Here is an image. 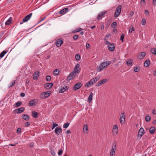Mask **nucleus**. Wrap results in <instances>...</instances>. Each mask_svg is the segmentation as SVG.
I'll list each match as a JSON object with an SVG mask.
<instances>
[{"instance_id":"nucleus-34","label":"nucleus","mask_w":156,"mask_h":156,"mask_svg":"<svg viewBox=\"0 0 156 156\" xmlns=\"http://www.w3.org/2000/svg\"><path fill=\"white\" fill-rule=\"evenodd\" d=\"M22 104V102L21 101H18L16 103L15 105V107L16 108H17L19 107Z\"/></svg>"},{"instance_id":"nucleus-14","label":"nucleus","mask_w":156,"mask_h":156,"mask_svg":"<svg viewBox=\"0 0 156 156\" xmlns=\"http://www.w3.org/2000/svg\"><path fill=\"white\" fill-rule=\"evenodd\" d=\"M146 55V54L145 52H142L138 55L137 58L140 60H141Z\"/></svg>"},{"instance_id":"nucleus-23","label":"nucleus","mask_w":156,"mask_h":156,"mask_svg":"<svg viewBox=\"0 0 156 156\" xmlns=\"http://www.w3.org/2000/svg\"><path fill=\"white\" fill-rule=\"evenodd\" d=\"M68 8H65L60 10L59 12V13L61 14H64L68 12Z\"/></svg>"},{"instance_id":"nucleus-58","label":"nucleus","mask_w":156,"mask_h":156,"mask_svg":"<svg viewBox=\"0 0 156 156\" xmlns=\"http://www.w3.org/2000/svg\"><path fill=\"white\" fill-rule=\"evenodd\" d=\"M113 32H114L115 33H116L117 32V30L115 28V29H114L113 30Z\"/></svg>"},{"instance_id":"nucleus-12","label":"nucleus","mask_w":156,"mask_h":156,"mask_svg":"<svg viewBox=\"0 0 156 156\" xmlns=\"http://www.w3.org/2000/svg\"><path fill=\"white\" fill-rule=\"evenodd\" d=\"M82 86L81 84L80 83H76L73 87V90H77L80 88Z\"/></svg>"},{"instance_id":"nucleus-55","label":"nucleus","mask_w":156,"mask_h":156,"mask_svg":"<svg viewBox=\"0 0 156 156\" xmlns=\"http://www.w3.org/2000/svg\"><path fill=\"white\" fill-rule=\"evenodd\" d=\"M30 124V123L28 122H26L25 124V125L26 126H27Z\"/></svg>"},{"instance_id":"nucleus-5","label":"nucleus","mask_w":156,"mask_h":156,"mask_svg":"<svg viewBox=\"0 0 156 156\" xmlns=\"http://www.w3.org/2000/svg\"><path fill=\"white\" fill-rule=\"evenodd\" d=\"M32 15V13H31L28 15L26 16L23 19V20L21 22H20V24H22L23 23V22H26L28 21L31 18Z\"/></svg>"},{"instance_id":"nucleus-13","label":"nucleus","mask_w":156,"mask_h":156,"mask_svg":"<svg viewBox=\"0 0 156 156\" xmlns=\"http://www.w3.org/2000/svg\"><path fill=\"white\" fill-rule=\"evenodd\" d=\"M25 108L24 107H21L15 110L14 111L15 113H22L24 111Z\"/></svg>"},{"instance_id":"nucleus-28","label":"nucleus","mask_w":156,"mask_h":156,"mask_svg":"<svg viewBox=\"0 0 156 156\" xmlns=\"http://www.w3.org/2000/svg\"><path fill=\"white\" fill-rule=\"evenodd\" d=\"M23 118L26 121H28L30 118L29 116L26 114H24L22 115Z\"/></svg>"},{"instance_id":"nucleus-45","label":"nucleus","mask_w":156,"mask_h":156,"mask_svg":"<svg viewBox=\"0 0 156 156\" xmlns=\"http://www.w3.org/2000/svg\"><path fill=\"white\" fill-rule=\"evenodd\" d=\"M51 153V154L53 156H55V152L54 150H51L50 151Z\"/></svg>"},{"instance_id":"nucleus-62","label":"nucleus","mask_w":156,"mask_h":156,"mask_svg":"<svg viewBox=\"0 0 156 156\" xmlns=\"http://www.w3.org/2000/svg\"><path fill=\"white\" fill-rule=\"evenodd\" d=\"M153 75H154V76H156V70H154V72H153Z\"/></svg>"},{"instance_id":"nucleus-27","label":"nucleus","mask_w":156,"mask_h":156,"mask_svg":"<svg viewBox=\"0 0 156 156\" xmlns=\"http://www.w3.org/2000/svg\"><path fill=\"white\" fill-rule=\"evenodd\" d=\"M32 116L34 118H37L39 115L38 113L34 111L32 112Z\"/></svg>"},{"instance_id":"nucleus-29","label":"nucleus","mask_w":156,"mask_h":156,"mask_svg":"<svg viewBox=\"0 0 156 156\" xmlns=\"http://www.w3.org/2000/svg\"><path fill=\"white\" fill-rule=\"evenodd\" d=\"M155 130V129L154 127H152L150 128L149 129L150 133L152 134H153Z\"/></svg>"},{"instance_id":"nucleus-36","label":"nucleus","mask_w":156,"mask_h":156,"mask_svg":"<svg viewBox=\"0 0 156 156\" xmlns=\"http://www.w3.org/2000/svg\"><path fill=\"white\" fill-rule=\"evenodd\" d=\"M70 123L69 122H66L64 124L63 127L64 128L66 129L69 126Z\"/></svg>"},{"instance_id":"nucleus-30","label":"nucleus","mask_w":156,"mask_h":156,"mask_svg":"<svg viewBox=\"0 0 156 156\" xmlns=\"http://www.w3.org/2000/svg\"><path fill=\"white\" fill-rule=\"evenodd\" d=\"M150 64V60H146L144 63V66L145 67H148Z\"/></svg>"},{"instance_id":"nucleus-4","label":"nucleus","mask_w":156,"mask_h":156,"mask_svg":"<svg viewBox=\"0 0 156 156\" xmlns=\"http://www.w3.org/2000/svg\"><path fill=\"white\" fill-rule=\"evenodd\" d=\"M121 6L120 5L117 7L114 14L115 17H117L119 15L121 12Z\"/></svg>"},{"instance_id":"nucleus-17","label":"nucleus","mask_w":156,"mask_h":156,"mask_svg":"<svg viewBox=\"0 0 156 156\" xmlns=\"http://www.w3.org/2000/svg\"><path fill=\"white\" fill-rule=\"evenodd\" d=\"M55 133L58 135L59 133H62L61 128L60 127H56L55 130Z\"/></svg>"},{"instance_id":"nucleus-57","label":"nucleus","mask_w":156,"mask_h":156,"mask_svg":"<svg viewBox=\"0 0 156 156\" xmlns=\"http://www.w3.org/2000/svg\"><path fill=\"white\" fill-rule=\"evenodd\" d=\"M152 113L153 114L155 115L156 114V111L154 109H153L152 111Z\"/></svg>"},{"instance_id":"nucleus-7","label":"nucleus","mask_w":156,"mask_h":156,"mask_svg":"<svg viewBox=\"0 0 156 156\" xmlns=\"http://www.w3.org/2000/svg\"><path fill=\"white\" fill-rule=\"evenodd\" d=\"M107 12V11H105L100 12L97 16V20L98 21H100L104 17V15L106 14Z\"/></svg>"},{"instance_id":"nucleus-60","label":"nucleus","mask_w":156,"mask_h":156,"mask_svg":"<svg viewBox=\"0 0 156 156\" xmlns=\"http://www.w3.org/2000/svg\"><path fill=\"white\" fill-rule=\"evenodd\" d=\"M145 13H147V14H148L149 13V12L148 10H145Z\"/></svg>"},{"instance_id":"nucleus-6","label":"nucleus","mask_w":156,"mask_h":156,"mask_svg":"<svg viewBox=\"0 0 156 156\" xmlns=\"http://www.w3.org/2000/svg\"><path fill=\"white\" fill-rule=\"evenodd\" d=\"M63 43V39L59 38L55 42V45L58 47H60Z\"/></svg>"},{"instance_id":"nucleus-21","label":"nucleus","mask_w":156,"mask_h":156,"mask_svg":"<svg viewBox=\"0 0 156 156\" xmlns=\"http://www.w3.org/2000/svg\"><path fill=\"white\" fill-rule=\"evenodd\" d=\"M68 87L67 86H65L62 87L59 90V92L60 93H62L65 91H66L68 89Z\"/></svg>"},{"instance_id":"nucleus-15","label":"nucleus","mask_w":156,"mask_h":156,"mask_svg":"<svg viewBox=\"0 0 156 156\" xmlns=\"http://www.w3.org/2000/svg\"><path fill=\"white\" fill-rule=\"evenodd\" d=\"M76 73L74 72L71 73L67 77V80H70L73 79V78L76 76Z\"/></svg>"},{"instance_id":"nucleus-53","label":"nucleus","mask_w":156,"mask_h":156,"mask_svg":"<svg viewBox=\"0 0 156 156\" xmlns=\"http://www.w3.org/2000/svg\"><path fill=\"white\" fill-rule=\"evenodd\" d=\"M134 29L133 28V27H132V29L130 28L129 29V33H131L132 32V31H134Z\"/></svg>"},{"instance_id":"nucleus-61","label":"nucleus","mask_w":156,"mask_h":156,"mask_svg":"<svg viewBox=\"0 0 156 156\" xmlns=\"http://www.w3.org/2000/svg\"><path fill=\"white\" fill-rule=\"evenodd\" d=\"M110 44V42L108 41H106L105 42V44L106 45L108 44Z\"/></svg>"},{"instance_id":"nucleus-52","label":"nucleus","mask_w":156,"mask_h":156,"mask_svg":"<svg viewBox=\"0 0 156 156\" xmlns=\"http://www.w3.org/2000/svg\"><path fill=\"white\" fill-rule=\"evenodd\" d=\"M134 12L133 11L131 12L129 14V16L130 17H132L134 14Z\"/></svg>"},{"instance_id":"nucleus-54","label":"nucleus","mask_w":156,"mask_h":156,"mask_svg":"<svg viewBox=\"0 0 156 156\" xmlns=\"http://www.w3.org/2000/svg\"><path fill=\"white\" fill-rule=\"evenodd\" d=\"M83 30V29H82L81 28L79 27L77 29H76L77 31H76V32L80 31Z\"/></svg>"},{"instance_id":"nucleus-8","label":"nucleus","mask_w":156,"mask_h":156,"mask_svg":"<svg viewBox=\"0 0 156 156\" xmlns=\"http://www.w3.org/2000/svg\"><path fill=\"white\" fill-rule=\"evenodd\" d=\"M125 119V115L124 112L122 113L120 118V122L121 124H123L124 123Z\"/></svg>"},{"instance_id":"nucleus-31","label":"nucleus","mask_w":156,"mask_h":156,"mask_svg":"<svg viewBox=\"0 0 156 156\" xmlns=\"http://www.w3.org/2000/svg\"><path fill=\"white\" fill-rule=\"evenodd\" d=\"M34 103L35 102L34 100L32 99L29 101L28 105L29 106H30L34 105Z\"/></svg>"},{"instance_id":"nucleus-48","label":"nucleus","mask_w":156,"mask_h":156,"mask_svg":"<svg viewBox=\"0 0 156 156\" xmlns=\"http://www.w3.org/2000/svg\"><path fill=\"white\" fill-rule=\"evenodd\" d=\"M78 35H74L73 37V39L76 40H77L78 38Z\"/></svg>"},{"instance_id":"nucleus-11","label":"nucleus","mask_w":156,"mask_h":156,"mask_svg":"<svg viewBox=\"0 0 156 156\" xmlns=\"http://www.w3.org/2000/svg\"><path fill=\"white\" fill-rule=\"evenodd\" d=\"M107 79H106L100 80L98 81L97 83L96 84V86H100L101 85L105 84V83L107 82Z\"/></svg>"},{"instance_id":"nucleus-19","label":"nucleus","mask_w":156,"mask_h":156,"mask_svg":"<svg viewBox=\"0 0 156 156\" xmlns=\"http://www.w3.org/2000/svg\"><path fill=\"white\" fill-rule=\"evenodd\" d=\"M53 84L52 83H47L45 85V87L47 89H49L51 88L53 86Z\"/></svg>"},{"instance_id":"nucleus-10","label":"nucleus","mask_w":156,"mask_h":156,"mask_svg":"<svg viewBox=\"0 0 156 156\" xmlns=\"http://www.w3.org/2000/svg\"><path fill=\"white\" fill-rule=\"evenodd\" d=\"M81 69V67L80 65L79 64H77L74 67L73 72L75 73H80Z\"/></svg>"},{"instance_id":"nucleus-46","label":"nucleus","mask_w":156,"mask_h":156,"mask_svg":"<svg viewBox=\"0 0 156 156\" xmlns=\"http://www.w3.org/2000/svg\"><path fill=\"white\" fill-rule=\"evenodd\" d=\"M15 81H13L12 82L10 83V85L9 87H12L15 84Z\"/></svg>"},{"instance_id":"nucleus-35","label":"nucleus","mask_w":156,"mask_h":156,"mask_svg":"<svg viewBox=\"0 0 156 156\" xmlns=\"http://www.w3.org/2000/svg\"><path fill=\"white\" fill-rule=\"evenodd\" d=\"M140 70V68L139 67H134V71L136 72H138Z\"/></svg>"},{"instance_id":"nucleus-9","label":"nucleus","mask_w":156,"mask_h":156,"mask_svg":"<svg viewBox=\"0 0 156 156\" xmlns=\"http://www.w3.org/2000/svg\"><path fill=\"white\" fill-rule=\"evenodd\" d=\"M144 133V129L142 127L140 128L138 132V137H139L140 139Z\"/></svg>"},{"instance_id":"nucleus-56","label":"nucleus","mask_w":156,"mask_h":156,"mask_svg":"<svg viewBox=\"0 0 156 156\" xmlns=\"http://www.w3.org/2000/svg\"><path fill=\"white\" fill-rule=\"evenodd\" d=\"M20 95L22 97H24L25 96V94L24 93H21L20 94Z\"/></svg>"},{"instance_id":"nucleus-32","label":"nucleus","mask_w":156,"mask_h":156,"mask_svg":"<svg viewBox=\"0 0 156 156\" xmlns=\"http://www.w3.org/2000/svg\"><path fill=\"white\" fill-rule=\"evenodd\" d=\"M132 60L129 59L126 62V64L129 66H131L132 64Z\"/></svg>"},{"instance_id":"nucleus-3","label":"nucleus","mask_w":156,"mask_h":156,"mask_svg":"<svg viewBox=\"0 0 156 156\" xmlns=\"http://www.w3.org/2000/svg\"><path fill=\"white\" fill-rule=\"evenodd\" d=\"M116 144L114 142L112 145L110 151V156H115V152L116 150Z\"/></svg>"},{"instance_id":"nucleus-26","label":"nucleus","mask_w":156,"mask_h":156,"mask_svg":"<svg viewBox=\"0 0 156 156\" xmlns=\"http://www.w3.org/2000/svg\"><path fill=\"white\" fill-rule=\"evenodd\" d=\"M93 96V93H91L90 95H89L88 98V102L89 103H90L92 101V98Z\"/></svg>"},{"instance_id":"nucleus-24","label":"nucleus","mask_w":156,"mask_h":156,"mask_svg":"<svg viewBox=\"0 0 156 156\" xmlns=\"http://www.w3.org/2000/svg\"><path fill=\"white\" fill-rule=\"evenodd\" d=\"M39 73L38 71H36L34 73L33 76V79L34 80L36 79L39 76Z\"/></svg>"},{"instance_id":"nucleus-16","label":"nucleus","mask_w":156,"mask_h":156,"mask_svg":"<svg viewBox=\"0 0 156 156\" xmlns=\"http://www.w3.org/2000/svg\"><path fill=\"white\" fill-rule=\"evenodd\" d=\"M112 131L114 134H116L118 132V128L117 126L116 125H115L113 126Z\"/></svg>"},{"instance_id":"nucleus-22","label":"nucleus","mask_w":156,"mask_h":156,"mask_svg":"<svg viewBox=\"0 0 156 156\" xmlns=\"http://www.w3.org/2000/svg\"><path fill=\"white\" fill-rule=\"evenodd\" d=\"M88 128L87 125V124L84 125L83 128V131L85 134H86L88 133L87 131L88 130Z\"/></svg>"},{"instance_id":"nucleus-64","label":"nucleus","mask_w":156,"mask_h":156,"mask_svg":"<svg viewBox=\"0 0 156 156\" xmlns=\"http://www.w3.org/2000/svg\"><path fill=\"white\" fill-rule=\"evenodd\" d=\"M70 132H70V130H68L66 131V133L67 134H69V133H70Z\"/></svg>"},{"instance_id":"nucleus-18","label":"nucleus","mask_w":156,"mask_h":156,"mask_svg":"<svg viewBox=\"0 0 156 156\" xmlns=\"http://www.w3.org/2000/svg\"><path fill=\"white\" fill-rule=\"evenodd\" d=\"M108 50L111 51H113L115 49V46L114 44L112 43L110 44L108 46Z\"/></svg>"},{"instance_id":"nucleus-44","label":"nucleus","mask_w":156,"mask_h":156,"mask_svg":"<svg viewBox=\"0 0 156 156\" xmlns=\"http://www.w3.org/2000/svg\"><path fill=\"white\" fill-rule=\"evenodd\" d=\"M52 123L53 124V127L52 129H54L55 127L58 126V124L55 123L54 122H53Z\"/></svg>"},{"instance_id":"nucleus-51","label":"nucleus","mask_w":156,"mask_h":156,"mask_svg":"<svg viewBox=\"0 0 156 156\" xmlns=\"http://www.w3.org/2000/svg\"><path fill=\"white\" fill-rule=\"evenodd\" d=\"M90 45L88 43L86 44V47L87 49L89 50L90 49Z\"/></svg>"},{"instance_id":"nucleus-38","label":"nucleus","mask_w":156,"mask_h":156,"mask_svg":"<svg viewBox=\"0 0 156 156\" xmlns=\"http://www.w3.org/2000/svg\"><path fill=\"white\" fill-rule=\"evenodd\" d=\"M59 73V71L58 69H55L54 71V74L55 75H58Z\"/></svg>"},{"instance_id":"nucleus-1","label":"nucleus","mask_w":156,"mask_h":156,"mask_svg":"<svg viewBox=\"0 0 156 156\" xmlns=\"http://www.w3.org/2000/svg\"><path fill=\"white\" fill-rule=\"evenodd\" d=\"M111 63L110 61H106L102 63L98 67V70L99 71H101L104 68L109 65Z\"/></svg>"},{"instance_id":"nucleus-59","label":"nucleus","mask_w":156,"mask_h":156,"mask_svg":"<svg viewBox=\"0 0 156 156\" xmlns=\"http://www.w3.org/2000/svg\"><path fill=\"white\" fill-rule=\"evenodd\" d=\"M9 145L11 146H16V144H9Z\"/></svg>"},{"instance_id":"nucleus-37","label":"nucleus","mask_w":156,"mask_h":156,"mask_svg":"<svg viewBox=\"0 0 156 156\" xmlns=\"http://www.w3.org/2000/svg\"><path fill=\"white\" fill-rule=\"evenodd\" d=\"M151 117L149 115H147L146 116L145 118V121L146 122H149L151 119Z\"/></svg>"},{"instance_id":"nucleus-42","label":"nucleus","mask_w":156,"mask_h":156,"mask_svg":"<svg viewBox=\"0 0 156 156\" xmlns=\"http://www.w3.org/2000/svg\"><path fill=\"white\" fill-rule=\"evenodd\" d=\"M146 23V19L145 18H143L141 21L142 24L143 25H144Z\"/></svg>"},{"instance_id":"nucleus-2","label":"nucleus","mask_w":156,"mask_h":156,"mask_svg":"<svg viewBox=\"0 0 156 156\" xmlns=\"http://www.w3.org/2000/svg\"><path fill=\"white\" fill-rule=\"evenodd\" d=\"M100 77L99 76H97L91 79L90 81L88 82L85 85V86L87 87H89L91 85H93L98 80Z\"/></svg>"},{"instance_id":"nucleus-41","label":"nucleus","mask_w":156,"mask_h":156,"mask_svg":"<svg viewBox=\"0 0 156 156\" xmlns=\"http://www.w3.org/2000/svg\"><path fill=\"white\" fill-rule=\"evenodd\" d=\"M75 58L76 59L77 61H79L80 58V57L79 54H76L75 55Z\"/></svg>"},{"instance_id":"nucleus-43","label":"nucleus","mask_w":156,"mask_h":156,"mask_svg":"<svg viewBox=\"0 0 156 156\" xmlns=\"http://www.w3.org/2000/svg\"><path fill=\"white\" fill-rule=\"evenodd\" d=\"M46 80L47 81H50L51 80V77L49 76H47L46 78Z\"/></svg>"},{"instance_id":"nucleus-50","label":"nucleus","mask_w":156,"mask_h":156,"mask_svg":"<svg viewBox=\"0 0 156 156\" xmlns=\"http://www.w3.org/2000/svg\"><path fill=\"white\" fill-rule=\"evenodd\" d=\"M63 151L62 150H61L58 151V154L59 156H60L62 155Z\"/></svg>"},{"instance_id":"nucleus-40","label":"nucleus","mask_w":156,"mask_h":156,"mask_svg":"<svg viewBox=\"0 0 156 156\" xmlns=\"http://www.w3.org/2000/svg\"><path fill=\"white\" fill-rule=\"evenodd\" d=\"M117 25V23L115 22H113L111 24V27L113 28H115Z\"/></svg>"},{"instance_id":"nucleus-63","label":"nucleus","mask_w":156,"mask_h":156,"mask_svg":"<svg viewBox=\"0 0 156 156\" xmlns=\"http://www.w3.org/2000/svg\"><path fill=\"white\" fill-rule=\"evenodd\" d=\"M145 2V0H141V3H144Z\"/></svg>"},{"instance_id":"nucleus-39","label":"nucleus","mask_w":156,"mask_h":156,"mask_svg":"<svg viewBox=\"0 0 156 156\" xmlns=\"http://www.w3.org/2000/svg\"><path fill=\"white\" fill-rule=\"evenodd\" d=\"M151 52L153 54L156 55V48H152L151 49Z\"/></svg>"},{"instance_id":"nucleus-25","label":"nucleus","mask_w":156,"mask_h":156,"mask_svg":"<svg viewBox=\"0 0 156 156\" xmlns=\"http://www.w3.org/2000/svg\"><path fill=\"white\" fill-rule=\"evenodd\" d=\"M12 18L10 17L5 22V25H10L12 21Z\"/></svg>"},{"instance_id":"nucleus-20","label":"nucleus","mask_w":156,"mask_h":156,"mask_svg":"<svg viewBox=\"0 0 156 156\" xmlns=\"http://www.w3.org/2000/svg\"><path fill=\"white\" fill-rule=\"evenodd\" d=\"M51 94V91H48L47 92L42 93H41V94L42 95H43L45 97V98H46L49 96Z\"/></svg>"},{"instance_id":"nucleus-49","label":"nucleus","mask_w":156,"mask_h":156,"mask_svg":"<svg viewBox=\"0 0 156 156\" xmlns=\"http://www.w3.org/2000/svg\"><path fill=\"white\" fill-rule=\"evenodd\" d=\"M17 133H21V129L20 128H18L16 131Z\"/></svg>"},{"instance_id":"nucleus-33","label":"nucleus","mask_w":156,"mask_h":156,"mask_svg":"<svg viewBox=\"0 0 156 156\" xmlns=\"http://www.w3.org/2000/svg\"><path fill=\"white\" fill-rule=\"evenodd\" d=\"M7 52V51H3L0 54V57L1 58L3 57L5 54Z\"/></svg>"},{"instance_id":"nucleus-47","label":"nucleus","mask_w":156,"mask_h":156,"mask_svg":"<svg viewBox=\"0 0 156 156\" xmlns=\"http://www.w3.org/2000/svg\"><path fill=\"white\" fill-rule=\"evenodd\" d=\"M124 37V34H122L121 36L120 40L122 41V42L123 41V39Z\"/></svg>"}]
</instances>
